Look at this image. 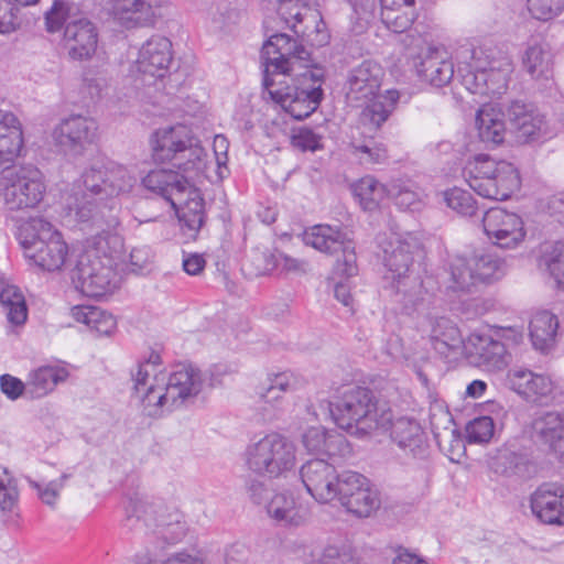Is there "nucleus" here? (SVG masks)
Segmentation results:
<instances>
[{"instance_id":"nucleus-35","label":"nucleus","mask_w":564,"mask_h":564,"mask_svg":"<svg viewBox=\"0 0 564 564\" xmlns=\"http://www.w3.org/2000/svg\"><path fill=\"white\" fill-rule=\"evenodd\" d=\"M141 183L144 188L160 195L169 203L184 188H188V177L180 172L166 169L150 171Z\"/></svg>"},{"instance_id":"nucleus-21","label":"nucleus","mask_w":564,"mask_h":564,"mask_svg":"<svg viewBox=\"0 0 564 564\" xmlns=\"http://www.w3.org/2000/svg\"><path fill=\"white\" fill-rule=\"evenodd\" d=\"M165 0H108L107 8L113 21L127 30L153 26L158 8Z\"/></svg>"},{"instance_id":"nucleus-43","label":"nucleus","mask_w":564,"mask_h":564,"mask_svg":"<svg viewBox=\"0 0 564 564\" xmlns=\"http://www.w3.org/2000/svg\"><path fill=\"white\" fill-rule=\"evenodd\" d=\"M355 198L364 210H376L390 196V184L380 183L373 176L361 177L352 185Z\"/></svg>"},{"instance_id":"nucleus-47","label":"nucleus","mask_w":564,"mask_h":564,"mask_svg":"<svg viewBox=\"0 0 564 564\" xmlns=\"http://www.w3.org/2000/svg\"><path fill=\"white\" fill-rule=\"evenodd\" d=\"M350 153L364 165L384 164L389 160L387 145L373 138L351 141Z\"/></svg>"},{"instance_id":"nucleus-57","label":"nucleus","mask_w":564,"mask_h":564,"mask_svg":"<svg viewBox=\"0 0 564 564\" xmlns=\"http://www.w3.org/2000/svg\"><path fill=\"white\" fill-rule=\"evenodd\" d=\"M19 4L13 0H0V34H8L19 26Z\"/></svg>"},{"instance_id":"nucleus-7","label":"nucleus","mask_w":564,"mask_h":564,"mask_svg":"<svg viewBox=\"0 0 564 564\" xmlns=\"http://www.w3.org/2000/svg\"><path fill=\"white\" fill-rule=\"evenodd\" d=\"M93 251L83 256L77 264L76 278L80 291L89 297H100L116 288L113 253L121 248L119 237L102 231L90 240Z\"/></svg>"},{"instance_id":"nucleus-26","label":"nucleus","mask_w":564,"mask_h":564,"mask_svg":"<svg viewBox=\"0 0 564 564\" xmlns=\"http://www.w3.org/2000/svg\"><path fill=\"white\" fill-rule=\"evenodd\" d=\"M417 329L422 337H427L433 348L447 356L463 343L457 326L447 317L425 314L417 321Z\"/></svg>"},{"instance_id":"nucleus-8","label":"nucleus","mask_w":564,"mask_h":564,"mask_svg":"<svg viewBox=\"0 0 564 564\" xmlns=\"http://www.w3.org/2000/svg\"><path fill=\"white\" fill-rule=\"evenodd\" d=\"M106 185L107 163H93L77 181L62 191L61 205L66 220L70 224L101 227L104 216L88 193L105 196Z\"/></svg>"},{"instance_id":"nucleus-38","label":"nucleus","mask_w":564,"mask_h":564,"mask_svg":"<svg viewBox=\"0 0 564 564\" xmlns=\"http://www.w3.org/2000/svg\"><path fill=\"white\" fill-rule=\"evenodd\" d=\"M68 376L69 372L64 366H41L29 373L26 393L31 398H43L51 393L57 384L65 382Z\"/></svg>"},{"instance_id":"nucleus-3","label":"nucleus","mask_w":564,"mask_h":564,"mask_svg":"<svg viewBox=\"0 0 564 564\" xmlns=\"http://www.w3.org/2000/svg\"><path fill=\"white\" fill-rule=\"evenodd\" d=\"M462 85L474 95L499 97L513 72L511 57L492 44L462 46L457 52Z\"/></svg>"},{"instance_id":"nucleus-18","label":"nucleus","mask_w":564,"mask_h":564,"mask_svg":"<svg viewBox=\"0 0 564 564\" xmlns=\"http://www.w3.org/2000/svg\"><path fill=\"white\" fill-rule=\"evenodd\" d=\"M279 13L297 36L312 45L322 46L328 42L329 35L319 13L306 4L281 0Z\"/></svg>"},{"instance_id":"nucleus-30","label":"nucleus","mask_w":564,"mask_h":564,"mask_svg":"<svg viewBox=\"0 0 564 564\" xmlns=\"http://www.w3.org/2000/svg\"><path fill=\"white\" fill-rule=\"evenodd\" d=\"M419 76L435 87H444L454 77V64L443 46H429L416 65Z\"/></svg>"},{"instance_id":"nucleus-51","label":"nucleus","mask_w":564,"mask_h":564,"mask_svg":"<svg viewBox=\"0 0 564 564\" xmlns=\"http://www.w3.org/2000/svg\"><path fill=\"white\" fill-rule=\"evenodd\" d=\"M447 207L462 216L471 217L477 210L476 200L473 195L459 187H453L443 193Z\"/></svg>"},{"instance_id":"nucleus-20","label":"nucleus","mask_w":564,"mask_h":564,"mask_svg":"<svg viewBox=\"0 0 564 564\" xmlns=\"http://www.w3.org/2000/svg\"><path fill=\"white\" fill-rule=\"evenodd\" d=\"M300 476L306 491L318 503L336 499L339 474L333 464L319 458L311 459L301 467Z\"/></svg>"},{"instance_id":"nucleus-37","label":"nucleus","mask_w":564,"mask_h":564,"mask_svg":"<svg viewBox=\"0 0 564 564\" xmlns=\"http://www.w3.org/2000/svg\"><path fill=\"white\" fill-rule=\"evenodd\" d=\"M267 512L270 518L288 527H301L310 518L306 508L297 506L292 495L285 492L275 494L267 505Z\"/></svg>"},{"instance_id":"nucleus-1","label":"nucleus","mask_w":564,"mask_h":564,"mask_svg":"<svg viewBox=\"0 0 564 564\" xmlns=\"http://www.w3.org/2000/svg\"><path fill=\"white\" fill-rule=\"evenodd\" d=\"M263 87L269 97L296 120L311 116L323 99L325 73L311 64V53L288 34L278 33L263 44Z\"/></svg>"},{"instance_id":"nucleus-39","label":"nucleus","mask_w":564,"mask_h":564,"mask_svg":"<svg viewBox=\"0 0 564 564\" xmlns=\"http://www.w3.org/2000/svg\"><path fill=\"white\" fill-rule=\"evenodd\" d=\"M521 64L533 79H547L552 75V53L541 41L534 40L528 43L521 55Z\"/></svg>"},{"instance_id":"nucleus-14","label":"nucleus","mask_w":564,"mask_h":564,"mask_svg":"<svg viewBox=\"0 0 564 564\" xmlns=\"http://www.w3.org/2000/svg\"><path fill=\"white\" fill-rule=\"evenodd\" d=\"M303 241L319 252L336 257L335 271L345 276L357 273L355 245L339 227L315 225L303 234Z\"/></svg>"},{"instance_id":"nucleus-56","label":"nucleus","mask_w":564,"mask_h":564,"mask_svg":"<svg viewBox=\"0 0 564 564\" xmlns=\"http://www.w3.org/2000/svg\"><path fill=\"white\" fill-rule=\"evenodd\" d=\"M69 19V7L62 0H55L52 8L45 13V25L50 33L58 32Z\"/></svg>"},{"instance_id":"nucleus-46","label":"nucleus","mask_w":564,"mask_h":564,"mask_svg":"<svg viewBox=\"0 0 564 564\" xmlns=\"http://www.w3.org/2000/svg\"><path fill=\"white\" fill-rule=\"evenodd\" d=\"M0 305L8 322L23 325L28 318V307L22 291L13 284H6L0 290Z\"/></svg>"},{"instance_id":"nucleus-44","label":"nucleus","mask_w":564,"mask_h":564,"mask_svg":"<svg viewBox=\"0 0 564 564\" xmlns=\"http://www.w3.org/2000/svg\"><path fill=\"white\" fill-rule=\"evenodd\" d=\"M138 182L135 167L116 162L107 163V185L104 187L105 197H118L132 192Z\"/></svg>"},{"instance_id":"nucleus-52","label":"nucleus","mask_w":564,"mask_h":564,"mask_svg":"<svg viewBox=\"0 0 564 564\" xmlns=\"http://www.w3.org/2000/svg\"><path fill=\"white\" fill-rule=\"evenodd\" d=\"M338 485L336 488V499L344 505L347 499H350L356 492L367 487L369 481L365 476L349 470L339 475Z\"/></svg>"},{"instance_id":"nucleus-41","label":"nucleus","mask_w":564,"mask_h":564,"mask_svg":"<svg viewBox=\"0 0 564 564\" xmlns=\"http://www.w3.org/2000/svg\"><path fill=\"white\" fill-rule=\"evenodd\" d=\"M558 318L550 311L536 312L530 321V338L535 349L547 351L555 345Z\"/></svg>"},{"instance_id":"nucleus-55","label":"nucleus","mask_w":564,"mask_h":564,"mask_svg":"<svg viewBox=\"0 0 564 564\" xmlns=\"http://www.w3.org/2000/svg\"><path fill=\"white\" fill-rule=\"evenodd\" d=\"M494 421L489 416H479L468 423L466 433L470 443H486L494 435Z\"/></svg>"},{"instance_id":"nucleus-34","label":"nucleus","mask_w":564,"mask_h":564,"mask_svg":"<svg viewBox=\"0 0 564 564\" xmlns=\"http://www.w3.org/2000/svg\"><path fill=\"white\" fill-rule=\"evenodd\" d=\"M381 21L394 33L405 32L417 18L415 0H380Z\"/></svg>"},{"instance_id":"nucleus-48","label":"nucleus","mask_w":564,"mask_h":564,"mask_svg":"<svg viewBox=\"0 0 564 564\" xmlns=\"http://www.w3.org/2000/svg\"><path fill=\"white\" fill-rule=\"evenodd\" d=\"M394 204L403 210L415 212L423 205L422 193L414 185L393 181L390 183V196Z\"/></svg>"},{"instance_id":"nucleus-31","label":"nucleus","mask_w":564,"mask_h":564,"mask_svg":"<svg viewBox=\"0 0 564 564\" xmlns=\"http://www.w3.org/2000/svg\"><path fill=\"white\" fill-rule=\"evenodd\" d=\"M507 380L514 392L532 402L547 400L554 390V383L550 377L534 373L529 369H511L508 372Z\"/></svg>"},{"instance_id":"nucleus-60","label":"nucleus","mask_w":564,"mask_h":564,"mask_svg":"<svg viewBox=\"0 0 564 564\" xmlns=\"http://www.w3.org/2000/svg\"><path fill=\"white\" fill-rule=\"evenodd\" d=\"M292 144L302 151H316L322 148V137L312 129L301 128L292 135Z\"/></svg>"},{"instance_id":"nucleus-19","label":"nucleus","mask_w":564,"mask_h":564,"mask_svg":"<svg viewBox=\"0 0 564 564\" xmlns=\"http://www.w3.org/2000/svg\"><path fill=\"white\" fill-rule=\"evenodd\" d=\"M485 234L491 242L502 249H514L525 238L522 218L502 208H490L482 217Z\"/></svg>"},{"instance_id":"nucleus-4","label":"nucleus","mask_w":564,"mask_h":564,"mask_svg":"<svg viewBox=\"0 0 564 564\" xmlns=\"http://www.w3.org/2000/svg\"><path fill=\"white\" fill-rule=\"evenodd\" d=\"M330 413L341 430L350 435L365 437L388 432L392 411L365 387L351 386L339 392L330 403Z\"/></svg>"},{"instance_id":"nucleus-6","label":"nucleus","mask_w":564,"mask_h":564,"mask_svg":"<svg viewBox=\"0 0 564 564\" xmlns=\"http://www.w3.org/2000/svg\"><path fill=\"white\" fill-rule=\"evenodd\" d=\"M18 241L28 263L44 272L61 271L68 257L63 235L41 217L30 218L19 227Z\"/></svg>"},{"instance_id":"nucleus-62","label":"nucleus","mask_w":564,"mask_h":564,"mask_svg":"<svg viewBox=\"0 0 564 564\" xmlns=\"http://www.w3.org/2000/svg\"><path fill=\"white\" fill-rule=\"evenodd\" d=\"M349 453L350 447L347 440L341 434L335 431H329L325 443V449H323L322 454L327 455L332 459H336L338 457H345Z\"/></svg>"},{"instance_id":"nucleus-59","label":"nucleus","mask_w":564,"mask_h":564,"mask_svg":"<svg viewBox=\"0 0 564 564\" xmlns=\"http://www.w3.org/2000/svg\"><path fill=\"white\" fill-rule=\"evenodd\" d=\"M130 564H203V562L189 554L177 553L159 563L149 552L137 554Z\"/></svg>"},{"instance_id":"nucleus-24","label":"nucleus","mask_w":564,"mask_h":564,"mask_svg":"<svg viewBox=\"0 0 564 564\" xmlns=\"http://www.w3.org/2000/svg\"><path fill=\"white\" fill-rule=\"evenodd\" d=\"M170 204L177 213L184 235L187 239H195L205 219L200 192L188 182V188L176 194Z\"/></svg>"},{"instance_id":"nucleus-54","label":"nucleus","mask_w":564,"mask_h":564,"mask_svg":"<svg viewBox=\"0 0 564 564\" xmlns=\"http://www.w3.org/2000/svg\"><path fill=\"white\" fill-rule=\"evenodd\" d=\"M527 7L534 19L547 21L562 12L564 0H527Z\"/></svg>"},{"instance_id":"nucleus-64","label":"nucleus","mask_w":564,"mask_h":564,"mask_svg":"<svg viewBox=\"0 0 564 564\" xmlns=\"http://www.w3.org/2000/svg\"><path fill=\"white\" fill-rule=\"evenodd\" d=\"M249 549L242 543H234L226 550V564H247L249 560Z\"/></svg>"},{"instance_id":"nucleus-53","label":"nucleus","mask_w":564,"mask_h":564,"mask_svg":"<svg viewBox=\"0 0 564 564\" xmlns=\"http://www.w3.org/2000/svg\"><path fill=\"white\" fill-rule=\"evenodd\" d=\"M543 261L558 286L564 289V242H556L545 252Z\"/></svg>"},{"instance_id":"nucleus-22","label":"nucleus","mask_w":564,"mask_h":564,"mask_svg":"<svg viewBox=\"0 0 564 564\" xmlns=\"http://www.w3.org/2000/svg\"><path fill=\"white\" fill-rule=\"evenodd\" d=\"M52 135L59 147L78 153L96 141L98 123L93 118L73 115L63 119Z\"/></svg>"},{"instance_id":"nucleus-61","label":"nucleus","mask_w":564,"mask_h":564,"mask_svg":"<svg viewBox=\"0 0 564 564\" xmlns=\"http://www.w3.org/2000/svg\"><path fill=\"white\" fill-rule=\"evenodd\" d=\"M102 313V308L90 305H77L70 310L72 317L75 321L85 324L91 330H95L99 324Z\"/></svg>"},{"instance_id":"nucleus-2","label":"nucleus","mask_w":564,"mask_h":564,"mask_svg":"<svg viewBox=\"0 0 564 564\" xmlns=\"http://www.w3.org/2000/svg\"><path fill=\"white\" fill-rule=\"evenodd\" d=\"M131 378L142 412L151 417H161L191 403L204 387L199 369L181 366L166 372L156 352H151L147 360L139 362L131 371Z\"/></svg>"},{"instance_id":"nucleus-15","label":"nucleus","mask_w":564,"mask_h":564,"mask_svg":"<svg viewBox=\"0 0 564 564\" xmlns=\"http://www.w3.org/2000/svg\"><path fill=\"white\" fill-rule=\"evenodd\" d=\"M172 59L171 41L162 35H152L139 48L129 72L131 76H140L144 85H150L156 78L165 76Z\"/></svg>"},{"instance_id":"nucleus-32","label":"nucleus","mask_w":564,"mask_h":564,"mask_svg":"<svg viewBox=\"0 0 564 564\" xmlns=\"http://www.w3.org/2000/svg\"><path fill=\"white\" fill-rule=\"evenodd\" d=\"M465 349L478 366L488 370H499L507 365L505 345L489 335L470 334Z\"/></svg>"},{"instance_id":"nucleus-16","label":"nucleus","mask_w":564,"mask_h":564,"mask_svg":"<svg viewBox=\"0 0 564 564\" xmlns=\"http://www.w3.org/2000/svg\"><path fill=\"white\" fill-rule=\"evenodd\" d=\"M422 251L421 240L413 234L390 239L383 247L384 279L398 286L410 279L414 258Z\"/></svg>"},{"instance_id":"nucleus-17","label":"nucleus","mask_w":564,"mask_h":564,"mask_svg":"<svg viewBox=\"0 0 564 564\" xmlns=\"http://www.w3.org/2000/svg\"><path fill=\"white\" fill-rule=\"evenodd\" d=\"M507 116L519 143L542 142L555 133L544 115L532 105L512 101L507 109Z\"/></svg>"},{"instance_id":"nucleus-10","label":"nucleus","mask_w":564,"mask_h":564,"mask_svg":"<svg viewBox=\"0 0 564 564\" xmlns=\"http://www.w3.org/2000/svg\"><path fill=\"white\" fill-rule=\"evenodd\" d=\"M246 468L267 479L286 477L296 465V448L285 436L270 433L250 442L243 453Z\"/></svg>"},{"instance_id":"nucleus-27","label":"nucleus","mask_w":564,"mask_h":564,"mask_svg":"<svg viewBox=\"0 0 564 564\" xmlns=\"http://www.w3.org/2000/svg\"><path fill=\"white\" fill-rule=\"evenodd\" d=\"M392 441L405 455L415 459H425L429 456V444L420 423L413 417L400 416L393 420L388 427Z\"/></svg>"},{"instance_id":"nucleus-58","label":"nucleus","mask_w":564,"mask_h":564,"mask_svg":"<svg viewBox=\"0 0 564 564\" xmlns=\"http://www.w3.org/2000/svg\"><path fill=\"white\" fill-rule=\"evenodd\" d=\"M329 431L322 426L310 427L302 436V443L307 452L313 454H322L325 449V443Z\"/></svg>"},{"instance_id":"nucleus-23","label":"nucleus","mask_w":564,"mask_h":564,"mask_svg":"<svg viewBox=\"0 0 564 564\" xmlns=\"http://www.w3.org/2000/svg\"><path fill=\"white\" fill-rule=\"evenodd\" d=\"M63 40L72 59L87 61L97 51L98 32L90 20L86 18L73 19L64 28Z\"/></svg>"},{"instance_id":"nucleus-42","label":"nucleus","mask_w":564,"mask_h":564,"mask_svg":"<svg viewBox=\"0 0 564 564\" xmlns=\"http://www.w3.org/2000/svg\"><path fill=\"white\" fill-rule=\"evenodd\" d=\"M295 378L290 371L268 373L267 378L257 387L256 394L264 404L272 408L281 405L284 394L293 390Z\"/></svg>"},{"instance_id":"nucleus-25","label":"nucleus","mask_w":564,"mask_h":564,"mask_svg":"<svg viewBox=\"0 0 564 564\" xmlns=\"http://www.w3.org/2000/svg\"><path fill=\"white\" fill-rule=\"evenodd\" d=\"M532 438L564 463V413L546 411L531 423Z\"/></svg>"},{"instance_id":"nucleus-45","label":"nucleus","mask_w":564,"mask_h":564,"mask_svg":"<svg viewBox=\"0 0 564 564\" xmlns=\"http://www.w3.org/2000/svg\"><path fill=\"white\" fill-rule=\"evenodd\" d=\"M430 425L440 448L443 449L455 441L459 442L453 416L441 403L431 404Z\"/></svg>"},{"instance_id":"nucleus-49","label":"nucleus","mask_w":564,"mask_h":564,"mask_svg":"<svg viewBox=\"0 0 564 564\" xmlns=\"http://www.w3.org/2000/svg\"><path fill=\"white\" fill-rule=\"evenodd\" d=\"M343 507L357 517H369L380 506V500L376 490L370 485L356 492L350 499H347Z\"/></svg>"},{"instance_id":"nucleus-33","label":"nucleus","mask_w":564,"mask_h":564,"mask_svg":"<svg viewBox=\"0 0 564 564\" xmlns=\"http://www.w3.org/2000/svg\"><path fill=\"white\" fill-rule=\"evenodd\" d=\"M23 144V130L18 117L0 111V165L14 162Z\"/></svg>"},{"instance_id":"nucleus-50","label":"nucleus","mask_w":564,"mask_h":564,"mask_svg":"<svg viewBox=\"0 0 564 564\" xmlns=\"http://www.w3.org/2000/svg\"><path fill=\"white\" fill-rule=\"evenodd\" d=\"M69 478L70 474L63 473L58 479L51 480L46 484H41L32 479L30 476L24 477L29 486L36 491L39 499L51 508L56 507L61 491Z\"/></svg>"},{"instance_id":"nucleus-5","label":"nucleus","mask_w":564,"mask_h":564,"mask_svg":"<svg viewBox=\"0 0 564 564\" xmlns=\"http://www.w3.org/2000/svg\"><path fill=\"white\" fill-rule=\"evenodd\" d=\"M152 158L156 163H172L191 177L203 173L207 153L192 129L177 123L156 129L150 137Z\"/></svg>"},{"instance_id":"nucleus-9","label":"nucleus","mask_w":564,"mask_h":564,"mask_svg":"<svg viewBox=\"0 0 564 564\" xmlns=\"http://www.w3.org/2000/svg\"><path fill=\"white\" fill-rule=\"evenodd\" d=\"M127 525L149 531L166 543H177L186 534L183 514L163 501L147 497L131 498L126 506Z\"/></svg>"},{"instance_id":"nucleus-11","label":"nucleus","mask_w":564,"mask_h":564,"mask_svg":"<svg viewBox=\"0 0 564 564\" xmlns=\"http://www.w3.org/2000/svg\"><path fill=\"white\" fill-rule=\"evenodd\" d=\"M469 187L488 199H508L519 187L520 176L516 166L505 160L479 154L466 167Z\"/></svg>"},{"instance_id":"nucleus-12","label":"nucleus","mask_w":564,"mask_h":564,"mask_svg":"<svg viewBox=\"0 0 564 564\" xmlns=\"http://www.w3.org/2000/svg\"><path fill=\"white\" fill-rule=\"evenodd\" d=\"M45 192L44 175L34 165L7 167L0 174V204L7 210L35 208Z\"/></svg>"},{"instance_id":"nucleus-40","label":"nucleus","mask_w":564,"mask_h":564,"mask_svg":"<svg viewBox=\"0 0 564 564\" xmlns=\"http://www.w3.org/2000/svg\"><path fill=\"white\" fill-rule=\"evenodd\" d=\"M400 99L397 89H388L384 94H377L370 98L361 111V121L371 128L379 129L394 111Z\"/></svg>"},{"instance_id":"nucleus-29","label":"nucleus","mask_w":564,"mask_h":564,"mask_svg":"<svg viewBox=\"0 0 564 564\" xmlns=\"http://www.w3.org/2000/svg\"><path fill=\"white\" fill-rule=\"evenodd\" d=\"M383 76L382 67L375 62L365 61L352 68L347 78V98L351 101L367 102L378 94Z\"/></svg>"},{"instance_id":"nucleus-13","label":"nucleus","mask_w":564,"mask_h":564,"mask_svg":"<svg viewBox=\"0 0 564 564\" xmlns=\"http://www.w3.org/2000/svg\"><path fill=\"white\" fill-rule=\"evenodd\" d=\"M505 273V261L492 253H475L469 258L454 256L448 262V288L467 291L477 282L490 283L501 279Z\"/></svg>"},{"instance_id":"nucleus-28","label":"nucleus","mask_w":564,"mask_h":564,"mask_svg":"<svg viewBox=\"0 0 564 564\" xmlns=\"http://www.w3.org/2000/svg\"><path fill=\"white\" fill-rule=\"evenodd\" d=\"M532 513L543 523L564 525V487L543 484L530 497Z\"/></svg>"},{"instance_id":"nucleus-36","label":"nucleus","mask_w":564,"mask_h":564,"mask_svg":"<svg viewBox=\"0 0 564 564\" xmlns=\"http://www.w3.org/2000/svg\"><path fill=\"white\" fill-rule=\"evenodd\" d=\"M475 124L479 140L486 145L495 147L505 141L507 128L500 109L484 105L477 111Z\"/></svg>"},{"instance_id":"nucleus-63","label":"nucleus","mask_w":564,"mask_h":564,"mask_svg":"<svg viewBox=\"0 0 564 564\" xmlns=\"http://www.w3.org/2000/svg\"><path fill=\"white\" fill-rule=\"evenodd\" d=\"M0 387L1 391L11 400H15L24 391L26 392V381L22 382L11 375H2L0 377Z\"/></svg>"}]
</instances>
